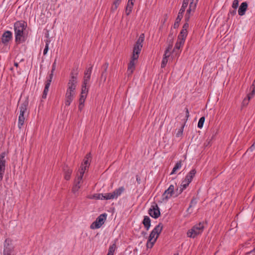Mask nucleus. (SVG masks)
<instances>
[{
    "instance_id": "1",
    "label": "nucleus",
    "mask_w": 255,
    "mask_h": 255,
    "mask_svg": "<svg viewBox=\"0 0 255 255\" xmlns=\"http://www.w3.org/2000/svg\"><path fill=\"white\" fill-rule=\"evenodd\" d=\"M78 74V67L77 66L74 67L71 72V79L69 80L68 83V89L66 94L67 98L65 104L67 106L70 105L72 101L75 94V90L76 87L77 77Z\"/></svg>"
},
{
    "instance_id": "2",
    "label": "nucleus",
    "mask_w": 255,
    "mask_h": 255,
    "mask_svg": "<svg viewBox=\"0 0 255 255\" xmlns=\"http://www.w3.org/2000/svg\"><path fill=\"white\" fill-rule=\"evenodd\" d=\"M29 102L28 98H27L21 105L19 107L20 114L18 117V127L21 128L23 126L25 118L24 117V113L27 111V107L28 106Z\"/></svg>"
},
{
    "instance_id": "3",
    "label": "nucleus",
    "mask_w": 255,
    "mask_h": 255,
    "mask_svg": "<svg viewBox=\"0 0 255 255\" xmlns=\"http://www.w3.org/2000/svg\"><path fill=\"white\" fill-rule=\"evenodd\" d=\"M204 226L203 223H199L194 225L190 230H189L187 234L190 238H195L198 235L201 234L204 230Z\"/></svg>"
},
{
    "instance_id": "4",
    "label": "nucleus",
    "mask_w": 255,
    "mask_h": 255,
    "mask_svg": "<svg viewBox=\"0 0 255 255\" xmlns=\"http://www.w3.org/2000/svg\"><path fill=\"white\" fill-rule=\"evenodd\" d=\"M107 216L106 213L101 214L91 225L90 228L92 229L100 228L104 224Z\"/></svg>"
},
{
    "instance_id": "5",
    "label": "nucleus",
    "mask_w": 255,
    "mask_h": 255,
    "mask_svg": "<svg viewBox=\"0 0 255 255\" xmlns=\"http://www.w3.org/2000/svg\"><path fill=\"white\" fill-rule=\"evenodd\" d=\"M92 160V156L90 152L87 153L84 160H83V163H82L80 166V168L79 170V174H81V172L82 171H83V174L85 173V171L86 170H88L89 167V165H90V162Z\"/></svg>"
},
{
    "instance_id": "6",
    "label": "nucleus",
    "mask_w": 255,
    "mask_h": 255,
    "mask_svg": "<svg viewBox=\"0 0 255 255\" xmlns=\"http://www.w3.org/2000/svg\"><path fill=\"white\" fill-rule=\"evenodd\" d=\"M27 26V23L24 20L16 21L14 23V33L23 32Z\"/></svg>"
},
{
    "instance_id": "7",
    "label": "nucleus",
    "mask_w": 255,
    "mask_h": 255,
    "mask_svg": "<svg viewBox=\"0 0 255 255\" xmlns=\"http://www.w3.org/2000/svg\"><path fill=\"white\" fill-rule=\"evenodd\" d=\"M148 213L151 217L154 219H157L160 216L159 208L155 202L152 203L151 207L148 210Z\"/></svg>"
},
{
    "instance_id": "8",
    "label": "nucleus",
    "mask_w": 255,
    "mask_h": 255,
    "mask_svg": "<svg viewBox=\"0 0 255 255\" xmlns=\"http://www.w3.org/2000/svg\"><path fill=\"white\" fill-rule=\"evenodd\" d=\"M5 156V152H2L0 154V182L2 180L5 170L6 160L4 158Z\"/></svg>"
},
{
    "instance_id": "9",
    "label": "nucleus",
    "mask_w": 255,
    "mask_h": 255,
    "mask_svg": "<svg viewBox=\"0 0 255 255\" xmlns=\"http://www.w3.org/2000/svg\"><path fill=\"white\" fill-rule=\"evenodd\" d=\"M55 62H54L53 64L52 69L51 70V73L49 75L48 77L46 78V80L45 81V87H44V90L43 92L47 94L48 92L49 91V88L51 84L52 79L53 78V72L55 70Z\"/></svg>"
},
{
    "instance_id": "10",
    "label": "nucleus",
    "mask_w": 255,
    "mask_h": 255,
    "mask_svg": "<svg viewBox=\"0 0 255 255\" xmlns=\"http://www.w3.org/2000/svg\"><path fill=\"white\" fill-rule=\"evenodd\" d=\"M174 186L173 185H170L169 188L166 189L162 195V200H167L169 199L174 194Z\"/></svg>"
},
{
    "instance_id": "11",
    "label": "nucleus",
    "mask_w": 255,
    "mask_h": 255,
    "mask_svg": "<svg viewBox=\"0 0 255 255\" xmlns=\"http://www.w3.org/2000/svg\"><path fill=\"white\" fill-rule=\"evenodd\" d=\"M189 27L188 23H184L182 29L178 36V39L185 41L186 38L188 34L187 29Z\"/></svg>"
},
{
    "instance_id": "12",
    "label": "nucleus",
    "mask_w": 255,
    "mask_h": 255,
    "mask_svg": "<svg viewBox=\"0 0 255 255\" xmlns=\"http://www.w3.org/2000/svg\"><path fill=\"white\" fill-rule=\"evenodd\" d=\"M12 38V33L11 31H5L2 35L1 37V42L5 45H6L8 42Z\"/></svg>"
},
{
    "instance_id": "13",
    "label": "nucleus",
    "mask_w": 255,
    "mask_h": 255,
    "mask_svg": "<svg viewBox=\"0 0 255 255\" xmlns=\"http://www.w3.org/2000/svg\"><path fill=\"white\" fill-rule=\"evenodd\" d=\"M83 176V171L81 172V174L78 176L77 179L75 180V183L72 187V191L74 193L77 192L80 188V183L82 180Z\"/></svg>"
},
{
    "instance_id": "14",
    "label": "nucleus",
    "mask_w": 255,
    "mask_h": 255,
    "mask_svg": "<svg viewBox=\"0 0 255 255\" xmlns=\"http://www.w3.org/2000/svg\"><path fill=\"white\" fill-rule=\"evenodd\" d=\"M14 247L12 246V240L10 238L5 240L4 243L3 252H13Z\"/></svg>"
},
{
    "instance_id": "15",
    "label": "nucleus",
    "mask_w": 255,
    "mask_h": 255,
    "mask_svg": "<svg viewBox=\"0 0 255 255\" xmlns=\"http://www.w3.org/2000/svg\"><path fill=\"white\" fill-rule=\"evenodd\" d=\"M137 59H133V57L131 56V60H130L128 66L127 74L128 77L131 76L133 71L135 69L134 61Z\"/></svg>"
},
{
    "instance_id": "16",
    "label": "nucleus",
    "mask_w": 255,
    "mask_h": 255,
    "mask_svg": "<svg viewBox=\"0 0 255 255\" xmlns=\"http://www.w3.org/2000/svg\"><path fill=\"white\" fill-rule=\"evenodd\" d=\"M15 34V41L17 44H20L24 42L27 38L25 35L24 32L17 33Z\"/></svg>"
},
{
    "instance_id": "17",
    "label": "nucleus",
    "mask_w": 255,
    "mask_h": 255,
    "mask_svg": "<svg viewBox=\"0 0 255 255\" xmlns=\"http://www.w3.org/2000/svg\"><path fill=\"white\" fill-rule=\"evenodd\" d=\"M142 47V45H138L136 44L134 45L132 54V56L133 57V59H137L138 58L139 55L140 53Z\"/></svg>"
},
{
    "instance_id": "18",
    "label": "nucleus",
    "mask_w": 255,
    "mask_h": 255,
    "mask_svg": "<svg viewBox=\"0 0 255 255\" xmlns=\"http://www.w3.org/2000/svg\"><path fill=\"white\" fill-rule=\"evenodd\" d=\"M109 66V63L108 62H106L104 63L101 67V80H103L105 82L106 80L107 76V69Z\"/></svg>"
},
{
    "instance_id": "19",
    "label": "nucleus",
    "mask_w": 255,
    "mask_h": 255,
    "mask_svg": "<svg viewBox=\"0 0 255 255\" xmlns=\"http://www.w3.org/2000/svg\"><path fill=\"white\" fill-rule=\"evenodd\" d=\"M93 69V65H90V67L88 68H87L86 70L84 72V76L83 78V81L86 82L87 83H89L90 78H91V75L92 73Z\"/></svg>"
},
{
    "instance_id": "20",
    "label": "nucleus",
    "mask_w": 255,
    "mask_h": 255,
    "mask_svg": "<svg viewBox=\"0 0 255 255\" xmlns=\"http://www.w3.org/2000/svg\"><path fill=\"white\" fill-rule=\"evenodd\" d=\"M248 4L246 1L242 2L238 9L239 15L240 16L245 15L248 9Z\"/></svg>"
},
{
    "instance_id": "21",
    "label": "nucleus",
    "mask_w": 255,
    "mask_h": 255,
    "mask_svg": "<svg viewBox=\"0 0 255 255\" xmlns=\"http://www.w3.org/2000/svg\"><path fill=\"white\" fill-rule=\"evenodd\" d=\"M197 3L198 0H196L195 2L191 1L189 8L186 11V14L190 15L192 12H194L196 8Z\"/></svg>"
},
{
    "instance_id": "22",
    "label": "nucleus",
    "mask_w": 255,
    "mask_h": 255,
    "mask_svg": "<svg viewBox=\"0 0 255 255\" xmlns=\"http://www.w3.org/2000/svg\"><path fill=\"white\" fill-rule=\"evenodd\" d=\"M196 173V170L195 168L192 169L185 176V181L191 183Z\"/></svg>"
},
{
    "instance_id": "23",
    "label": "nucleus",
    "mask_w": 255,
    "mask_h": 255,
    "mask_svg": "<svg viewBox=\"0 0 255 255\" xmlns=\"http://www.w3.org/2000/svg\"><path fill=\"white\" fill-rule=\"evenodd\" d=\"M142 223L146 230L148 231L151 226V220L150 218L147 216H144Z\"/></svg>"
},
{
    "instance_id": "24",
    "label": "nucleus",
    "mask_w": 255,
    "mask_h": 255,
    "mask_svg": "<svg viewBox=\"0 0 255 255\" xmlns=\"http://www.w3.org/2000/svg\"><path fill=\"white\" fill-rule=\"evenodd\" d=\"M174 34H173V32L171 30L170 31V33L168 36V38L167 39V43H168V46L170 48H172L173 46V43L174 38Z\"/></svg>"
},
{
    "instance_id": "25",
    "label": "nucleus",
    "mask_w": 255,
    "mask_h": 255,
    "mask_svg": "<svg viewBox=\"0 0 255 255\" xmlns=\"http://www.w3.org/2000/svg\"><path fill=\"white\" fill-rule=\"evenodd\" d=\"M125 190L124 186L119 187V188L116 189L113 192V194L114 196L115 199H117L119 196H120Z\"/></svg>"
},
{
    "instance_id": "26",
    "label": "nucleus",
    "mask_w": 255,
    "mask_h": 255,
    "mask_svg": "<svg viewBox=\"0 0 255 255\" xmlns=\"http://www.w3.org/2000/svg\"><path fill=\"white\" fill-rule=\"evenodd\" d=\"M163 225L162 223H159L152 230V231H154V233L156 234V237L155 239L158 238L159 235L161 233V231L163 229Z\"/></svg>"
},
{
    "instance_id": "27",
    "label": "nucleus",
    "mask_w": 255,
    "mask_h": 255,
    "mask_svg": "<svg viewBox=\"0 0 255 255\" xmlns=\"http://www.w3.org/2000/svg\"><path fill=\"white\" fill-rule=\"evenodd\" d=\"M122 0H114L111 7V12L114 13L118 8Z\"/></svg>"
},
{
    "instance_id": "28",
    "label": "nucleus",
    "mask_w": 255,
    "mask_h": 255,
    "mask_svg": "<svg viewBox=\"0 0 255 255\" xmlns=\"http://www.w3.org/2000/svg\"><path fill=\"white\" fill-rule=\"evenodd\" d=\"M216 133H217V132L214 133V131H213V133H212L211 137H209L207 139L206 141L204 142V146L207 147V146H210L211 145L212 141L214 139V138L215 136L216 135Z\"/></svg>"
},
{
    "instance_id": "29",
    "label": "nucleus",
    "mask_w": 255,
    "mask_h": 255,
    "mask_svg": "<svg viewBox=\"0 0 255 255\" xmlns=\"http://www.w3.org/2000/svg\"><path fill=\"white\" fill-rule=\"evenodd\" d=\"M187 7V6L182 4L181 7L179 11L178 12L177 17H176V18H177L178 20H181L182 18H183L184 13Z\"/></svg>"
},
{
    "instance_id": "30",
    "label": "nucleus",
    "mask_w": 255,
    "mask_h": 255,
    "mask_svg": "<svg viewBox=\"0 0 255 255\" xmlns=\"http://www.w3.org/2000/svg\"><path fill=\"white\" fill-rule=\"evenodd\" d=\"M133 4V2H130V3H129V2H128L126 8V13L127 15H129L131 12Z\"/></svg>"
},
{
    "instance_id": "31",
    "label": "nucleus",
    "mask_w": 255,
    "mask_h": 255,
    "mask_svg": "<svg viewBox=\"0 0 255 255\" xmlns=\"http://www.w3.org/2000/svg\"><path fill=\"white\" fill-rule=\"evenodd\" d=\"M117 241V239L115 240L114 243L110 246L109 250H108V253L107 255H114V252L117 248V246H116Z\"/></svg>"
},
{
    "instance_id": "32",
    "label": "nucleus",
    "mask_w": 255,
    "mask_h": 255,
    "mask_svg": "<svg viewBox=\"0 0 255 255\" xmlns=\"http://www.w3.org/2000/svg\"><path fill=\"white\" fill-rule=\"evenodd\" d=\"M182 161L180 160V161H178L175 165L174 167H173L172 171H171L170 174H175L177 170L179 169L182 166Z\"/></svg>"
},
{
    "instance_id": "33",
    "label": "nucleus",
    "mask_w": 255,
    "mask_h": 255,
    "mask_svg": "<svg viewBox=\"0 0 255 255\" xmlns=\"http://www.w3.org/2000/svg\"><path fill=\"white\" fill-rule=\"evenodd\" d=\"M88 83L83 81L82 84V90L81 94L87 95L88 93V88L87 87V85Z\"/></svg>"
},
{
    "instance_id": "34",
    "label": "nucleus",
    "mask_w": 255,
    "mask_h": 255,
    "mask_svg": "<svg viewBox=\"0 0 255 255\" xmlns=\"http://www.w3.org/2000/svg\"><path fill=\"white\" fill-rule=\"evenodd\" d=\"M184 43H185V41L177 39V41L176 43H175V46H174V48L173 49L172 52H173L175 50V49H178V50L180 49V48L183 46Z\"/></svg>"
},
{
    "instance_id": "35",
    "label": "nucleus",
    "mask_w": 255,
    "mask_h": 255,
    "mask_svg": "<svg viewBox=\"0 0 255 255\" xmlns=\"http://www.w3.org/2000/svg\"><path fill=\"white\" fill-rule=\"evenodd\" d=\"M102 195H103V194H100V193H95L92 195L88 196V198L89 199H95L96 200L101 199L103 200V197L102 196Z\"/></svg>"
},
{
    "instance_id": "36",
    "label": "nucleus",
    "mask_w": 255,
    "mask_h": 255,
    "mask_svg": "<svg viewBox=\"0 0 255 255\" xmlns=\"http://www.w3.org/2000/svg\"><path fill=\"white\" fill-rule=\"evenodd\" d=\"M102 196L103 197V200H111L115 199L114 196L112 193H106L105 194L102 195Z\"/></svg>"
},
{
    "instance_id": "37",
    "label": "nucleus",
    "mask_w": 255,
    "mask_h": 255,
    "mask_svg": "<svg viewBox=\"0 0 255 255\" xmlns=\"http://www.w3.org/2000/svg\"><path fill=\"white\" fill-rule=\"evenodd\" d=\"M144 40V34L143 33H142L140 35L138 39L136 41L135 43L136 44L139 45H142V42H143Z\"/></svg>"
},
{
    "instance_id": "38",
    "label": "nucleus",
    "mask_w": 255,
    "mask_h": 255,
    "mask_svg": "<svg viewBox=\"0 0 255 255\" xmlns=\"http://www.w3.org/2000/svg\"><path fill=\"white\" fill-rule=\"evenodd\" d=\"M205 120V118L204 117H202L200 118L199 122L198 123V128H203Z\"/></svg>"
},
{
    "instance_id": "39",
    "label": "nucleus",
    "mask_w": 255,
    "mask_h": 255,
    "mask_svg": "<svg viewBox=\"0 0 255 255\" xmlns=\"http://www.w3.org/2000/svg\"><path fill=\"white\" fill-rule=\"evenodd\" d=\"M196 204H197L196 198L195 197H193L191 200L189 206L188 208L187 209V211L188 212L190 208H192L193 206H195Z\"/></svg>"
},
{
    "instance_id": "40",
    "label": "nucleus",
    "mask_w": 255,
    "mask_h": 255,
    "mask_svg": "<svg viewBox=\"0 0 255 255\" xmlns=\"http://www.w3.org/2000/svg\"><path fill=\"white\" fill-rule=\"evenodd\" d=\"M72 172V170L71 169H67L66 172L65 173V179L69 180L70 178L71 174Z\"/></svg>"
},
{
    "instance_id": "41",
    "label": "nucleus",
    "mask_w": 255,
    "mask_h": 255,
    "mask_svg": "<svg viewBox=\"0 0 255 255\" xmlns=\"http://www.w3.org/2000/svg\"><path fill=\"white\" fill-rule=\"evenodd\" d=\"M157 240V239H154L153 240L149 242L148 240H147V243H146V247L147 248H152L154 245L155 243L156 242Z\"/></svg>"
},
{
    "instance_id": "42",
    "label": "nucleus",
    "mask_w": 255,
    "mask_h": 255,
    "mask_svg": "<svg viewBox=\"0 0 255 255\" xmlns=\"http://www.w3.org/2000/svg\"><path fill=\"white\" fill-rule=\"evenodd\" d=\"M168 58H167V56H166L165 57H163L161 64V68H164L166 66L168 62Z\"/></svg>"
},
{
    "instance_id": "43",
    "label": "nucleus",
    "mask_w": 255,
    "mask_h": 255,
    "mask_svg": "<svg viewBox=\"0 0 255 255\" xmlns=\"http://www.w3.org/2000/svg\"><path fill=\"white\" fill-rule=\"evenodd\" d=\"M190 183L187 181H185V179L183 180L181 183V187L183 189H186Z\"/></svg>"
},
{
    "instance_id": "44",
    "label": "nucleus",
    "mask_w": 255,
    "mask_h": 255,
    "mask_svg": "<svg viewBox=\"0 0 255 255\" xmlns=\"http://www.w3.org/2000/svg\"><path fill=\"white\" fill-rule=\"evenodd\" d=\"M171 48H170L169 47H167L166 48V50L164 51V54L163 55V57H165L166 56H167V58H168L170 55V54L169 53L170 50H171Z\"/></svg>"
},
{
    "instance_id": "45",
    "label": "nucleus",
    "mask_w": 255,
    "mask_h": 255,
    "mask_svg": "<svg viewBox=\"0 0 255 255\" xmlns=\"http://www.w3.org/2000/svg\"><path fill=\"white\" fill-rule=\"evenodd\" d=\"M184 125H185V124L182 125V126L179 129L177 133H176V136L179 137L182 135L183 128L184 127Z\"/></svg>"
},
{
    "instance_id": "46",
    "label": "nucleus",
    "mask_w": 255,
    "mask_h": 255,
    "mask_svg": "<svg viewBox=\"0 0 255 255\" xmlns=\"http://www.w3.org/2000/svg\"><path fill=\"white\" fill-rule=\"evenodd\" d=\"M156 235V234L154 233V231H152L149 235V237H148V241L150 242V241L153 240H154L153 239Z\"/></svg>"
},
{
    "instance_id": "47",
    "label": "nucleus",
    "mask_w": 255,
    "mask_h": 255,
    "mask_svg": "<svg viewBox=\"0 0 255 255\" xmlns=\"http://www.w3.org/2000/svg\"><path fill=\"white\" fill-rule=\"evenodd\" d=\"M239 0H234L233 2L232 7L234 9H237L238 7L239 6Z\"/></svg>"
},
{
    "instance_id": "48",
    "label": "nucleus",
    "mask_w": 255,
    "mask_h": 255,
    "mask_svg": "<svg viewBox=\"0 0 255 255\" xmlns=\"http://www.w3.org/2000/svg\"><path fill=\"white\" fill-rule=\"evenodd\" d=\"M87 95L81 94L80 97L79 99V102H82V103H84L85 101L87 98Z\"/></svg>"
},
{
    "instance_id": "49",
    "label": "nucleus",
    "mask_w": 255,
    "mask_h": 255,
    "mask_svg": "<svg viewBox=\"0 0 255 255\" xmlns=\"http://www.w3.org/2000/svg\"><path fill=\"white\" fill-rule=\"evenodd\" d=\"M236 12H237L236 9H230L229 11V12L228 13V19H229L230 15L233 16L236 14Z\"/></svg>"
},
{
    "instance_id": "50",
    "label": "nucleus",
    "mask_w": 255,
    "mask_h": 255,
    "mask_svg": "<svg viewBox=\"0 0 255 255\" xmlns=\"http://www.w3.org/2000/svg\"><path fill=\"white\" fill-rule=\"evenodd\" d=\"M181 20H178L177 18H176L175 21L173 25V28L176 29L177 28L179 27V23Z\"/></svg>"
},
{
    "instance_id": "51",
    "label": "nucleus",
    "mask_w": 255,
    "mask_h": 255,
    "mask_svg": "<svg viewBox=\"0 0 255 255\" xmlns=\"http://www.w3.org/2000/svg\"><path fill=\"white\" fill-rule=\"evenodd\" d=\"M183 190H184V189H183V188H181V187H180L179 190H178V189H177L176 190V194L175 195V197H177L179 194H180L183 192Z\"/></svg>"
},
{
    "instance_id": "52",
    "label": "nucleus",
    "mask_w": 255,
    "mask_h": 255,
    "mask_svg": "<svg viewBox=\"0 0 255 255\" xmlns=\"http://www.w3.org/2000/svg\"><path fill=\"white\" fill-rule=\"evenodd\" d=\"M84 106V103L79 102V105L78 106V109L80 111H81L82 109H83Z\"/></svg>"
},
{
    "instance_id": "53",
    "label": "nucleus",
    "mask_w": 255,
    "mask_h": 255,
    "mask_svg": "<svg viewBox=\"0 0 255 255\" xmlns=\"http://www.w3.org/2000/svg\"><path fill=\"white\" fill-rule=\"evenodd\" d=\"M190 15H188V14H185V23H188V22L190 20Z\"/></svg>"
},
{
    "instance_id": "54",
    "label": "nucleus",
    "mask_w": 255,
    "mask_h": 255,
    "mask_svg": "<svg viewBox=\"0 0 255 255\" xmlns=\"http://www.w3.org/2000/svg\"><path fill=\"white\" fill-rule=\"evenodd\" d=\"M185 112H186V116H185V122L187 121L189 117V112L188 111V109L186 108H185Z\"/></svg>"
},
{
    "instance_id": "55",
    "label": "nucleus",
    "mask_w": 255,
    "mask_h": 255,
    "mask_svg": "<svg viewBox=\"0 0 255 255\" xmlns=\"http://www.w3.org/2000/svg\"><path fill=\"white\" fill-rule=\"evenodd\" d=\"M48 49H49V46H45L44 49L43 50V55L45 56L47 54Z\"/></svg>"
},
{
    "instance_id": "56",
    "label": "nucleus",
    "mask_w": 255,
    "mask_h": 255,
    "mask_svg": "<svg viewBox=\"0 0 255 255\" xmlns=\"http://www.w3.org/2000/svg\"><path fill=\"white\" fill-rule=\"evenodd\" d=\"M251 254H252L253 255H255V247L254 248V249L253 250H252L251 251L247 253L246 254V255H250Z\"/></svg>"
},
{
    "instance_id": "57",
    "label": "nucleus",
    "mask_w": 255,
    "mask_h": 255,
    "mask_svg": "<svg viewBox=\"0 0 255 255\" xmlns=\"http://www.w3.org/2000/svg\"><path fill=\"white\" fill-rule=\"evenodd\" d=\"M255 149V143H254L249 148L251 151H253Z\"/></svg>"
},
{
    "instance_id": "58",
    "label": "nucleus",
    "mask_w": 255,
    "mask_h": 255,
    "mask_svg": "<svg viewBox=\"0 0 255 255\" xmlns=\"http://www.w3.org/2000/svg\"><path fill=\"white\" fill-rule=\"evenodd\" d=\"M136 180L137 183L138 184H140V183H141V179H140V177L139 176H138V175L136 176Z\"/></svg>"
},
{
    "instance_id": "59",
    "label": "nucleus",
    "mask_w": 255,
    "mask_h": 255,
    "mask_svg": "<svg viewBox=\"0 0 255 255\" xmlns=\"http://www.w3.org/2000/svg\"><path fill=\"white\" fill-rule=\"evenodd\" d=\"M45 42V46H48L50 42V40L49 38H47L46 40H44Z\"/></svg>"
},
{
    "instance_id": "60",
    "label": "nucleus",
    "mask_w": 255,
    "mask_h": 255,
    "mask_svg": "<svg viewBox=\"0 0 255 255\" xmlns=\"http://www.w3.org/2000/svg\"><path fill=\"white\" fill-rule=\"evenodd\" d=\"M189 0H183L182 4L188 6Z\"/></svg>"
},
{
    "instance_id": "61",
    "label": "nucleus",
    "mask_w": 255,
    "mask_h": 255,
    "mask_svg": "<svg viewBox=\"0 0 255 255\" xmlns=\"http://www.w3.org/2000/svg\"><path fill=\"white\" fill-rule=\"evenodd\" d=\"M12 252H3V255H11V253Z\"/></svg>"
},
{
    "instance_id": "62",
    "label": "nucleus",
    "mask_w": 255,
    "mask_h": 255,
    "mask_svg": "<svg viewBox=\"0 0 255 255\" xmlns=\"http://www.w3.org/2000/svg\"><path fill=\"white\" fill-rule=\"evenodd\" d=\"M47 93H45L43 92L42 96V98L46 99V97H47Z\"/></svg>"
},
{
    "instance_id": "63",
    "label": "nucleus",
    "mask_w": 255,
    "mask_h": 255,
    "mask_svg": "<svg viewBox=\"0 0 255 255\" xmlns=\"http://www.w3.org/2000/svg\"><path fill=\"white\" fill-rule=\"evenodd\" d=\"M14 66H15L16 67H18V65H19L18 63V62H14Z\"/></svg>"
},
{
    "instance_id": "64",
    "label": "nucleus",
    "mask_w": 255,
    "mask_h": 255,
    "mask_svg": "<svg viewBox=\"0 0 255 255\" xmlns=\"http://www.w3.org/2000/svg\"><path fill=\"white\" fill-rule=\"evenodd\" d=\"M48 32L47 31V33H45V36L47 38H48Z\"/></svg>"
}]
</instances>
